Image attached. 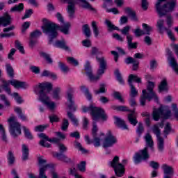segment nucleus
<instances>
[{
  "label": "nucleus",
  "mask_w": 178,
  "mask_h": 178,
  "mask_svg": "<svg viewBox=\"0 0 178 178\" xmlns=\"http://www.w3.org/2000/svg\"><path fill=\"white\" fill-rule=\"evenodd\" d=\"M38 165L39 166V175L38 177H35V175L31 172H27V175L29 178H48L45 175V172H47V169L49 168H53L52 164H47V160L43 159L42 157L38 158Z\"/></svg>",
  "instance_id": "nucleus-1"
},
{
  "label": "nucleus",
  "mask_w": 178,
  "mask_h": 178,
  "mask_svg": "<svg viewBox=\"0 0 178 178\" xmlns=\"http://www.w3.org/2000/svg\"><path fill=\"white\" fill-rule=\"evenodd\" d=\"M109 165L114 169L115 174L118 177H123L125 172L124 165L119 163V156H115L113 161L109 162Z\"/></svg>",
  "instance_id": "nucleus-2"
},
{
  "label": "nucleus",
  "mask_w": 178,
  "mask_h": 178,
  "mask_svg": "<svg viewBox=\"0 0 178 178\" xmlns=\"http://www.w3.org/2000/svg\"><path fill=\"white\" fill-rule=\"evenodd\" d=\"M89 111L92 116V120H98L101 118L102 120L105 121L108 119V115L105 113V110L101 107L90 106Z\"/></svg>",
  "instance_id": "nucleus-3"
},
{
  "label": "nucleus",
  "mask_w": 178,
  "mask_h": 178,
  "mask_svg": "<svg viewBox=\"0 0 178 178\" xmlns=\"http://www.w3.org/2000/svg\"><path fill=\"white\" fill-rule=\"evenodd\" d=\"M38 88H40L39 91V99H47L49 98L47 94H49V92H51L53 90V86L52 83H49V82H44L42 83H39Z\"/></svg>",
  "instance_id": "nucleus-4"
},
{
  "label": "nucleus",
  "mask_w": 178,
  "mask_h": 178,
  "mask_svg": "<svg viewBox=\"0 0 178 178\" xmlns=\"http://www.w3.org/2000/svg\"><path fill=\"white\" fill-rule=\"evenodd\" d=\"M42 29H44V33H46V34H49V36L51 37L50 41L52 42L54 38L58 37V32H56V30H59L60 27L52 22H47L44 24V27H42Z\"/></svg>",
  "instance_id": "nucleus-5"
},
{
  "label": "nucleus",
  "mask_w": 178,
  "mask_h": 178,
  "mask_svg": "<svg viewBox=\"0 0 178 178\" xmlns=\"http://www.w3.org/2000/svg\"><path fill=\"white\" fill-rule=\"evenodd\" d=\"M39 138H40V141L39 142L40 145L45 148H50L51 147V144L47 143V141L52 143L53 144H59L60 141L58 136L56 138H49L46 134H39Z\"/></svg>",
  "instance_id": "nucleus-6"
},
{
  "label": "nucleus",
  "mask_w": 178,
  "mask_h": 178,
  "mask_svg": "<svg viewBox=\"0 0 178 178\" xmlns=\"http://www.w3.org/2000/svg\"><path fill=\"white\" fill-rule=\"evenodd\" d=\"M149 159V154H148V147H145L143 149L136 153L134 156V163L138 165L140 163L141 161H147Z\"/></svg>",
  "instance_id": "nucleus-7"
},
{
  "label": "nucleus",
  "mask_w": 178,
  "mask_h": 178,
  "mask_svg": "<svg viewBox=\"0 0 178 178\" xmlns=\"http://www.w3.org/2000/svg\"><path fill=\"white\" fill-rule=\"evenodd\" d=\"M58 145L60 153H56L54 156H56L58 161H63V162H70L71 159L66 156V155L63 154V152H66V151H67V147L62 143H58Z\"/></svg>",
  "instance_id": "nucleus-8"
},
{
  "label": "nucleus",
  "mask_w": 178,
  "mask_h": 178,
  "mask_svg": "<svg viewBox=\"0 0 178 178\" xmlns=\"http://www.w3.org/2000/svg\"><path fill=\"white\" fill-rule=\"evenodd\" d=\"M116 143H118L116 137L109 134L104 137L102 143V147L103 148H111V147H113Z\"/></svg>",
  "instance_id": "nucleus-9"
},
{
  "label": "nucleus",
  "mask_w": 178,
  "mask_h": 178,
  "mask_svg": "<svg viewBox=\"0 0 178 178\" xmlns=\"http://www.w3.org/2000/svg\"><path fill=\"white\" fill-rule=\"evenodd\" d=\"M63 2H67L68 5H76V1H79L80 2H82L83 3L82 5V8H84L85 9H90V10H94V8L91 6V4L87 1V0H62Z\"/></svg>",
  "instance_id": "nucleus-10"
},
{
  "label": "nucleus",
  "mask_w": 178,
  "mask_h": 178,
  "mask_svg": "<svg viewBox=\"0 0 178 178\" xmlns=\"http://www.w3.org/2000/svg\"><path fill=\"white\" fill-rule=\"evenodd\" d=\"M96 58L100 63V69L97 72V75L99 77H100L101 75L105 73V70L106 69V63L105 62V58L104 57H96Z\"/></svg>",
  "instance_id": "nucleus-11"
},
{
  "label": "nucleus",
  "mask_w": 178,
  "mask_h": 178,
  "mask_svg": "<svg viewBox=\"0 0 178 178\" xmlns=\"http://www.w3.org/2000/svg\"><path fill=\"white\" fill-rule=\"evenodd\" d=\"M12 23V18L9 14L6 13L3 17H0V24L6 27V26H10Z\"/></svg>",
  "instance_id": "nucleus-12"
},
{
  "label": "nucleus",
  "mask_w": 178,
  "mask_h": 178,
  "mask_svg": "<svg viewBox=\"0 0 178 178\" xmlns=\"http://www.w3.org/2000/svg\"><path fill=\"white\" fill-rule=\"evenodd\" d=\"M144 138L146 143V147L150 148L151 151L154 152L155 148L154 147V140H152V136L150 134H146L144 136Z\"/></svg>",
  "instance_id": "nucleus-13"
},
{
  "label": "nucleus",
  "mask_w": 178,
  "mask_h": 178,
  "mask_svg": "<svg viewBox=\"0 0 178 178\" xmlns=\"http://www.w3.org/2000/svg\"><path fill=\"white\" fill-rule=\"evenodd\" d=\"M163 108H154L152 112V118L156 122H158L161 118H163Z\"/></svg>",
  "instance_id": "nucleus-14"
},
{
  "label": "nucleus",
  "mask_w": 178,
  "mask_h": 178,
  "mask_svg": "<svg viewBox=\"0 0 178 178\" xmlns=\"http://www.w3.org/2000/svg\"><path fill=\"white\" fill-rule=\"evenodd\" d=\"M157 148L159 152H163V149H165V140L163 138L161 137V134H157Z\"/></svg>",
  "instance_id": "nucleus-15"
},
{
  "label": "nucleus",
  "mask_w": 178,
  "mask_h": 178,
  "mask_svg": "<svg viewBox=\"0 0 178 178\" xmlns=\"http://www.w3.org/2000/svg\"><path fill=\"white\" fill-rule=\"evenodd\" d=\"M162 169L165 176H173V175H175V170L173 169V167L170 165L164 164L162 165Z\"/></svg>",
  "instance_id": "nucleus-16"
},
{
  "label": "nucleus",
  "mask_w": 178,
  "mask_h": 178,
  "mask_svg": "<svg viewBox=\"0 0 178 178\" xmlns=\"http://www.w3.org/2000/svg\"><path fill=\"white\" fill-rule=\"evenodd\" d=\"M125 62L127 65H130V63L133 64V70H138V65H140V62H138V60L133 58V57H128Z\"/></svg>",
  "instance_id": "nucleus-17"
},
{
  "label": "nucleus",
  "mask_w": 178,
  "mask_h": 178,
  "mask_svg": "<svg viewBox=\"0 0 178 178\" xmlns=\"http://www.w3.org/2000/svg\"><path fill=\"white\" fill-rule=\"evenodd\" d=\"M142 94L145 95L146 99L149 102L151 99H155V101H158V96H156V94L155 92H147V90H143L142 91Z\"/></svg>",
  "instance_id": "nucleus-18"
},
{
  "label": "nucleus",
  "mask_w": 178,
  "mask_h": 178,
  "mask_svg": "<svg viewBox=\"0 0 178 178\" xmlns=\"http://www.w3.org/2000/svg\"><path fill=\"white\" fill-rule=\"evenodd\" d=\"M10 84L15 88H26V83L19 81L13 80L10 81Z\"/></svg>",
  "instance_id": "nucleus-19"
},
{
  "label": "nucleus",
  "mask_w": 178,
  "mask_h": 178,
  "mask_svg": "<svg viewBox=\"0 0 178 178\" xmlns=\"http://www.w3.org/2000/svg\"><path fill=\"white\" fill-rule=\"evenodd\" d=\"M115 124L118 126V127H122V129H125L126 130L129 129L124 120H122L120 118L115 117Z\"/></svg>",
  "instance_id": "nucleus-20"
},
{
  "label": "nucleus",
  "mask_w": 178,
  "mask_h": 178,
  "mask_svg": "<svg viewBox=\"0 0 178 178\" xmlns=\"http://www.w3.org/2000/svg\"><path fill=\"white\" fill-rule=\"evenodd\" d=\"M40 101L43 102L44 105H47L48 108L51 109V111H54V109H55V103L53 102H49V97H48V99H40Z\"/></svg>",
  "instance_id": "nucleus-21"
},
{
  "label": "nucleus",
  "mask_w": 178,
  "mask_h": 178,
  "mask_svg": "<svg viewBox=\"0 0 178 178\" xmlns=\"http://www.w3.org/2000/svg\"><path fill=\"white\" fill-rule=\"evenodd\" d=\"M10 128L13 129V127H17L20 123H19L17 120H16V117L15 116H12L10 117L8 120Z\"/></svg>",
  "instance_id": "nucleus-22"
},
{
  "label": "nucleus",
  "mask_w": 178,
  "mask_h": 178,
  "mask_svg": "<svg viewBox=\"0 0 178 178\" xmlns=\"http://www.w3.org/2000/svg\"><path fill=\"white\" fill-rule=\"evenodd\" d=\"M128 120L131 124H133V126H136L138 123V121H137V117L134 115V111L128 114Z\"/></svg>",
  "instance_id": "nucleus-23"
},
{
  "label": "nucleus",
  "mask_w": 178,
  "mask_h": 178,
  "mask_svg": "<svg viewBox=\"0 0 178 178\" xmlns=\"http://www.w3.org/2000/svg\"><path fill=\"white\" fill-rule=\"evenodd\" d=\"M7 159L8 161L9 166H13L15 164V161L16 159H15V154H13V152L9 151L7 154Z\"/></svg>",
  "instance_id": "nucleus-24"
},
{
  "label": "nucleus",
  "mask_w": 178,
  "mask_h": 178,
  "mask_svg": "<svg viewBox=\"0 0 178 178\" xmlns=\"http://www.w3.org/2000/svg\"><path fill=\"white\" fill-rule=\"evenodd\" d=\"M29 149L27 145H22V159L27 161L29 159Z\"/></svg>",
  "instance_id": "nucleus-25"
},
{
  "label": "nucleus",
  "mask_w": 178,
  "mask_h": 178,
  "mask_svg": "<svg viewBox=\"0 0 178 178\" xmlns=\"http://www.w3.org/2000/svg\"><path fill=\"white\" fill-rule=\"evenodd\" d=\"M133 81H136V83H141V78L137 76V75L130 74L128 79V83L129 85L133 84Z\"/></svg>",
  "instance_id": "nucleus-26"
},
{
  "label": "nucleus",
  "mask_w": 178,
  "mask_h": 178,
  "mask_svg": "<svg viewBox=\"0 0 178 178\" xmlns=\"http://www.w3.org/2000/svg\"><path fill=\"white\" fill-rule=\"evenodd\" d=\"M125 12L127 13V15L130 16V17H131V19H133V20L137 22V15L136 14V12L134 10H131V8H127L125 9Z\"/></svg>",
  "instance_id": "nucleus-27"
},
{
  "label": "nucleus",
  "mask_w": 178,
  "mask_h": 178,
  "mask_svg": "<svg viewBox=\"0 0 178 178\" xmlns=\"http://www.w3.org/2000/svg\"><path fill=\"white\" fill-rule=\"evenodd\" d=\"M159 90L160 92H162V91H168V82L166 81V79H163L161 82L159 86Z\"/></svg>",
  "instance_id": "nucleus-28"
},
{
  "label": "nucleus",
  "mask_w": 178,
  "mask_h": 178,
  "mask_svg": "<svg viewBox=\"0 0 178 178\" xmlns=\"http://www.w3.org/2000/svg\"><path fill=\"white\" fill-rule=\"evenodd\" d=\"M105 23L106 26L108 27V31H113V30L119 31V27L113 25L111 21L108 19H106Z\"/></svg>",
  "instance_id": "nucleus-29"
},
{
  "label": "nucleus",
  "mask_w": 178,
  "mask_h": 178,
  "mask_svg": "<svg viewBox=\"0 0 178 178\" xmlns=\"http://www.w3.org/2000/svg\"><path fill=\"white\" fill-rule=\"evenodd\" d=\"M93 138L95 147H99V145H101V140H102V135L99 136L97 135H93Z\"/></svg>",
  "instance_id": "nucleus-30"
},
{
  "label": "nucleus",
  "mask_w": 178,
  "mask_h": 178,
  "mask_svg": "<svg viewBox=\"0 0 178 178\" xmlns=\"http://www.w3.org/2000/svg\"><path fill=\"white\" fill-rule=\"evenodd\" d=\"M88 77L90 79V81H98L99 80V75H95L92 72H86Z\"/></svg>",
  "instance_id": "nucleus-31"
},
{
  "label": "nucleus",
  "mask_w": 178,
  "mask_h": 178,
  "mask_svg": "<svg viewBox=\"0 0 178 178\" xmlns=\"http://www.w3.org/2000/svg\"><path fill=\"white\" fill-rule=\"evenodd\" d=\"M20 124L17 127H13V128H10V133L12 134H20L22 133Z\"/></svg>",
  "instance_id": "nucleus-32"
},
{
  "label": "nucleus",
  "mask_w": 178,
  "mask_h": 178,
  "mask_svg": "<svg viewBox=\"0 0 178 178\" xmlns=\"http://www.w3.org/2000/svg\"><path fill=\"white\" fill-rule=\"evenodd\" d=\"M74 145L75 147L77 148V149H79V151H81V152H82V154H87V149H84V147L81 146V143H79L78 141H75Z\"/></svg>",
  "instance_id": "nucleus-33"
},
{
  "label": "nucleus",
  "mask_w": 178,
  "mask_h": 178,
  "mask_svg": "<svg viewBox=\"0 0 178 178\" xmlns=\"http://www.w3.org/2000/svg\"><path fill=\"white\" fill-rule=\"evenodd\" d=\"M83 33L88 38L91 37V29H90L88 24L83 25Z\"/></svg>",
  "instance_id": "nucleus-34"
},
{
  "label": "nucleus",
  "mask_w": 178,
  "mask_h": 178,
  "mask_svg": "<svg viewBox=\"0 0 178 178\" xmlns=\"http://www.w3.org/2000/svg\"><path fill=\"white\" fill-rule=\"evenodd\" d=\"M24 8V5L20 3L18 6H15L11 8V12H20Z\"/></svg>",
  "instance_id": "nucleus-35"
},
{
  "label": "nucleus",
  "mask_w": 178,
  "mask_h": 178,
  "mask_svg": "<svg viewBox=\"0 0 178 178\" xmlns=\"http://www.w3.org/2000/svg\"><path fill=\"white\" fill-rule=\"evenodd\" d=\"M129 86L131 87V97H132V98H134V97H137V95H138V91H137L136 87H134V85H133V83H131V85Z\"/></svg>",
  "instance_id": "nucleus-36"
},
{
  "label": "nucleus",
  "mask_w": 178,
  "mask_h": 178,
  "mask_svg": "<svg viewBox=\"0 0 178 178\" xmlns=\"http://www.w3.org/2000/svg\"><path fill=\"white\" fill-rule=\"evenodd\" d=\"M56 47H58L59 48H63L66 51H67V49H69V47L67 46H66V44H65V42H63V41H59V40L56 41Z\"/></svg>",
  "instance_id": "nucleus-37"
},
{
  "label": "nucleus",
  "mask_w": 178,
  "mask_h": 178,
  "mask_svg": "<svg viewBox=\"0 0 178 178\" xmlns=\"http://www.w3.org/2000/svg\"><path fill=\"white\" fill-rule=\"evenodd\" d=\"M67 11L68 13L70 14V16L71 17H73V15H74L75 12V8L74 5H68L67 6Z\"/></svg>",
  "instance_id": "nucleus-38"
},
{
  "label": "nucleus",
  "mask_w": 178,
  "mask_h": 178,
  "mask_svg": "<svg viewBox=\"0 0 178 178\" xmlns=\"http://www.w3.org/2000/svg\"><path fill=\"white\" fill-rule=\"evenodd\" d=\"M15 47H16L17 49H19V52H21V54H24V47H23V46L22 45L20 42H19V40L15 41Z\"/></svg>",
  "instance_id": "nucleus-39"
},
{
  "label": "nucleus",
  "mask_w": 178,
  "mask_h": 178,
  "mask_svg": "<svg viewBox=\"0 0 178 178\" xmlns=\"http://www.w3.org/2000/svg\"><path fill=\"white\" fill-rule=\"evenodd\" d=\"M40 55H41V56L44 58V59H46V60L48 62V63H52V58H51V56H49V54H48L45 52H41Z\"/></svg>",
  "instance_id": "nucleus-40"
},
{
  "label": "nucleus",
  "mask_w": 178,
  "mask_h": 178,
  "mask_svg": "<svg viewBox=\"0 0 178 178\" xmlns=\"http://www.w3.org/2000/svg\"><path fill=\"white\" fill-rule=\"evenodd\" d=\"M164 23H165V21L163 19H160L157 22V26L159 27V30L160 33H163V30H165V28H163Z\"/></svg>",
  "instance_id": "nucleus-41"
},
{
  "label": "nucleus",
  "mask_w": 178,
  "mask_h": 178,
  "mask_svg": "<svg viewBox=\"0 0 178 178\" xmlns=\"http://www.w3.org/2000/svg\"><path fill=\"white\" fill-rule=\"evenodd\" d=\"M172 116V111L170 110H163V119H169Z\"/></svg>",
  "instance_id": "nucleus-42"
},
{
  "label": "nucleus",
  "mask_w": 178,
  "mask_h": 178,
  "mask_svg": "<svg viewBox=\"0 0 178 178\" xmlns=\"http://www.w3.org/2000/svg\"><path fill=\"white\" fill-rule=\"evenodd\" d=\"M67 60L69 62V63L73 65V66H77V65H79V61H77V60L73 57H68Z\"/></svg>",
  "instance_id": "nucleus-43"
},
{
  "label": "nucleus",
  "mask_w": 178,
  "mask_h": 178,
  "mask_svg": "<svg viewBox=\"0 0 178 178\" xmlns=\"http://www.w3.org/2000/svg\"><path fill=\"white\" fill-rule=\"evenodd\" d=\"M114 98L116 99H118L120 102H124V99H123V97H122V95L119 92H115L114 94Z\"/></svg>",
  "instance_id": "nucleus-44"
},
{
  "label": "nucleus",
  "mask_w": 178,
  "mask_h": 178,
  "mask_svg": "<svg viewBox=\"0 0 178 178\" xmlns=\"http://www.w3.org/2000/svg\"><path fill=\"white\" fill-rule=\"evenodd\" d=\"M116 111H120L121 112H130V110L126 106H119L115 107Z\"/></svg>",
  "instance_id": "nucleus-45"
},
{
  "label": "nucleus",
  "mask_w": 178,
  "mask_h": 178,
  "mask_svg": "<svg viewBox=\"0 0 178 178\" xmlns=\"http://www.w3.org/2000/svg\"><path fill=\"white\" fill-rule=\"evenodd\" d=\"M134 33L136 35V37H141V35H145V31H144L140 29H136L134 31Z\"/></svg>",
  "instance_id": "nucleus-46"
},
{
  "label": "nucleus",
  "mask_w": 178,
  "mask_h": 178,
  "mask_svg": "<svg viewBox=\"0 0 178 178\" xmlns=\"http://www.w3.org/2000/svg\"><path fill=\"white\" fill-rule=\"evenodd\" d=\"M164 30L167 31V34L170 37V40L172 41H176V38H175V35H173V33H172V31L170 29H168L167 28H164Z\"/></svg>",
  "instance_id": "nucleus-47"
},
{
  "label": "nucleus",
  "mask_w": 178,
  "mask_h": 178,
  "mask_svg": "<svg viewBox=\"0 0 178 178\" xmlns=\"http://www.w3.org/2000/svg\"><path fill=\"white\" fill-rule=\"evenodd\" d=\"M78 169L81 172H86V161H81L79 164H78Z\"/></svg>",
  "instance_id": "nucleus-48"
},
{
  "label": "nucleus",
  "mask_w": 178,
  "mask_h": 178,
  "mask_svg": "<svg viewBox=\"0 0 178 178\" xmlns=\"http://www.w3.org/2000/svg\"><path fill=\"white\" fill-rule=\"evenodd\" d=\"M67 127H69V120L64 119L63 120V124H62V130L66 131L67 130Z\"/></svg>",
  "instance_id": "nucleus-49"
},
{
  "label": "nucleus",
  "mask_w": 178,
  "mask_h": 178,
  "mask_svg": "<svg viewBox=\"0 0 178 178\" xmlns=\"http://www.w3.org/2000/svg\"><path fill=\"white\" fill-rule=\"evenodd\" d=\"M149 166H151V168L156 170L159 169V163L156 161H150Z\"/></svg>",
  "instance_id": "nucleus-50"
},
{
  "label": "nucleus",
  "mask_w": 178,
  "mask_h": 178,
  "mask_svg": "<svg viewBox=\"0 0 178 178\" xmlns=\"http://www.w3.org/2000/svg\"><path fill=\"white\" fill-rule=\"evenodd\" d=\"M42 33L40 31H35L31 33V38H37V37H40Z\"/></svg>",
  "instance_id": "nucleus-51"
},
{
  "label": "nucleus",
  "mask_w": 178,
  "mask_h": 178,
  "mask_svg": "<svg viewBox=\"0 0 178 178\" xmlns=\"http://www.w3.org/2000/svg\"><path fill=\"white\" fill-rule=\"evenodd\" d=\"M152 130L154 134H161V129H159V127L156 124L152 127Z\"/></svg>",
  "instance_id": "nucleus-52"
},
{
  "label": "nucleus",
  "mask_w": 178,
  "mask_h": 178,
  "mask_svg": "<svg viewBox=\"0 0 178 178\" xmlns=\"http://www.w3.org/2000/svg\"><path fill=\"white\" fill-rule=\"evenodd\" d=\"M154 87H155V84L154 82H149L147 86V91L148 92H154Z\"/></svg>",
  "instance_id": "nucleus-53"
},
{
  "label": "nucleus",
  "mask_w": 178,
  "mask_h": 178,
  "mask_svg": "<svg viewBox=\"0 0 178 178\" xmlns=\"http://www.w3.org/2000/svg\"><path fill=\"white\" fill-rule=\"evenodd\" d=\"M13 97H15L18 104H22V102H23V99H22V97L19 95V93L17 92L13 93Z\"/></svg>",
  "instance_id": "nucleus-54"
},
{
  "label": "nucleus",
  "mask_w": 178,
  "mask_h": 178,
  "mask_svg": "<svg viewBox=\"0 0 178 178\" xmlns=\"http://www.w3.org/2000/svg\"><path fill=\"white\" fill-rule=\"evenodd\" d=\"M143 27L145 29V34L149 35V33L151 30H152V28H151V26H149L147 24H143Z\"/></svg>",
  "instance_id": "nucleus-55"
},
{
  "label": "nucleus",
  "mask_w": 178,
  "mask_h": 178,
  "mask_svg": "<svg viewBox=\"0 0 178 178\" xmlns=\"http://www.w3.org/2000/svg\"><path fill=\"white\" fill-rule=\"evenodd\" d=\"M92 27L93 29V31H94L96 37H97L99 32H98V27L97 26V24L95 23V22H92Z\"/></svg>",
  "instance_id": "nucleus-56"
},
{
  "label": "nucleus",
  "mask_w": 178,
  "mask_h": 178,
  "mask_svg": "<svg viewBox=\"0 0 178 178\" xmlns=\"http://www.w3.org/2000/svg\"><path fill=\"white\" fill-rule=\"evenodd\" d=\"M48 125H38L35 128V131H44V129H47Z\"/></svg>",
  "instance_id": "nucleus-57"
},
{
  "label": "nucleus",
  "mask_w": 178,
  "mask_h": 178,
  "mask_svg": "<svg viewBox=\"0 0 178 178\" xmlns=\"http://www.w3.org/2000/svg\"><path fill=\"white\" fill-rule=\"evenodd\" d=\"M172 108H173V112H174V115L177 120H178V108H177V105L176 104H172Z\"/></svg>",
  "instance_id": "nucleus-58"
},
{
  "label": "nucleus",
  "mask_w": 178,
  "mask_h": 178,
  "mask_svg": "<svg viewBox=\"0 0 178 178\" xmlns=\"http://www.w3.org/2000/svg\"><path fill=\"white\" fill-rule=\"evenodd\" d=\"M137 133L138 134H141L144 133V126H143V124H141V122H140L138 124V127L137 129Z\"/></svg>",
  "instance_id": "nucleus-59"
},
{
  "label": "nucleus",
  "mask_w": 178,
  "mask_h": 178,
  "mask_svg": "<svg viewBox=\"0 0 178 178\" xmlns=\"http://www.w3.org/2000/svg\"><path fill=\"white\" fill-rule=\"evenodd\" d=\"M129 31H130V26H127L123 28L122 30H121L122 34H124V35H127L129 34Z\"/></svg>",
  "instance_id": "nucleus-60"
},
{
  "label": "nucleus",
  "mask_w": 178,
  "mask_h": 178,
  "mask_svg": "<svg viewBox=\"0 0 178 178\" xmlns=\"http://www.w3.org/2000/svg\"><path fill=\"white\" fill-rule=\"evenodd\" d=\"M7 72L10 77H13V68L10 65H7Z\"/></svg>",
  "instance_id": "nucleus-61"
},
{
  "label": "nucleus",
  "mask_w": 178,
  "mask_h": 178,
  "mask_svg": "<svg viewBox=\"0 0 178 178\" xmlns=\"http://www.w3.org/2000/svg\"><path fill=\"white\" fill-rule=\"evenodd\" d=\"M146 101H147V97H145V95H143L142 93V95L140 96V105H142V106H145Z\"/></svg>",
  "instance_id": "nucleus-62"
},
{
  "label": "nucleus",
  "mask_w": 178,
  "mask_h": 178,
  "mask_svg": "<svg viewBox=\"0 0 178 178\" xmlns=\"http://www.w3.org/2000/svg\"><path fill=\"white\" fill-rule=\"evenodd\" d=\"M68 117L70 118V119H71L72 122H73V123L77 124V119H76V118H74V115H73V114L70 112L67 113Z\"/></svg>",
  "instance_id": "nucleus-63"
},
{
  "label": "nucleus",
  "mask_w": 178,
  "mask_h": 178,
  "mask_svg": "<svg viewBox=\"0 0 178 178\" xmlns=\"http://www.w3.org/2000/svg\"><path fill=\"white\" fill-rule=\"evenodd\" d=\"M51 123H54V122H59V118H58L56 115H53L49 116Z\"/></svg>",
  "instance_id": "nucleus-64"
}]
</instances>
